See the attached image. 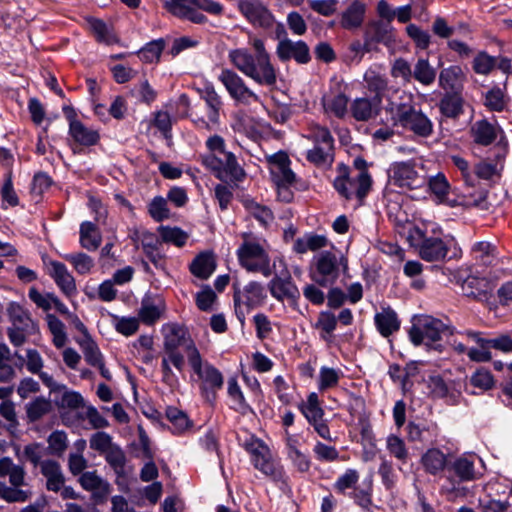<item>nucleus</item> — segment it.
I'll return each instance as SVG.
<instances>
[{
	"mask_svg": "<svg viewBox=\"0 0 512 512\" xmlns=\"http://www.w3.org/2000/svg\"><path fill=\"white\" fill-rule=\"evenodd\" d=\"M167 418L171 422L173 430L176 433H182L190 426V421L187 415L176 408H169L167 410Z\"/></svg>",
	"mask_w": 512,
	"mask_h": 512,
	"instance_id": "nucleus-64",
	"label": "nucleus"
},
{
	"mask_svg": "<svg viewBox=\"0 0 512 512\" xmlns=\"http://www.w3.org/2000/svg\"><path fill=\"white\" fill-rule=\"evenodd\" d=\"M421 463L427 473L437 475L445 469L447 457L440 449L430 448L422 455Z\"/></svg>",
	"mask_w": 512,
	"mask_h": 512,
	"instance_id": "nucleus-33",
	"label": "nucleus"
},
{
	"mask_svg": "<svg viewBox=\"0 0 512 512\" xmlns=\"http://www.w3.org/2000/svg\"><path fill=\"white\" fill-rule=\"evenodd\" d=\"M243 446L251 455V461L257 470L275 482L284 481L283 467L275 459L268 445L261 439L251 436Z\"/></svg>",
	"mask_w": 512,
	"mask_h": 512,
	"instance_id": "nucleus-8",
	"label": "nucleus"
},
{
	"mask_svg": "<svg viewBox=\"0 0 512 512\" xmlns=\"http://www.w3.org/2000/svg\"><path fill=\"white\" fill-rule=\"evenodd\" d=\"M427 386L433 396L455 400L460 395L462 383L458 380L446 381L441 375L432 374L427 380Z\"/></svg>",
	"mask_w": 512,
	"mask_h": 512,
	"instance_id": "nucleus-20",
	"label": "nucleus"
},
{
	"mask_svg": "<svg viewBox=\"0 0 512 512\" xmlns=\"http://www.w3.org/2000/svg\"><path fill=\"white\" fill-rule=\"evenodd\" d=\"M41 473L46 478V488L49 491L59 492L64 485L65 478L60 465L53 460L41 462Z\"/></svg>",
	"mask_w": 512,
	"mask_h": 512,
	"instance_id": "nucleus-31",
	"label": "nucleus"
},
{
	"mask_svg": "<svg viewBox=\"0 0 512 512\" xmlns=\"http://www.w3.org/2000/svg\"><path fill=\"white\" fill-rule=\"evenodd\" d=\"M322 102L327 115L342 119L348 113V97L344 93L324 96Z\"/></svg>",
	"mask_w": 512,
	"mask_h": 512,
	"instance_id": "nucleus-35",
	"label": "nucleus"
},
{
	"mask_svg": "<svg viewBox=\"0 0 512 512\" xmlns=\"http://www.w3.org/2000/svg\"><path fill=\"white\" fill-rule=\"evenodd\" d=\"M52 405L49 399L37 397L27 404L26 412L31 421H36L51 411Z\"/></svg>",
	"mask_w": 512,
	"mask_h": 512,
	"instance_id": "nucleus-56",
	"label": "nucleus"
},
{
	"mask_svg": "<svg viewBox=\"0 0 512 512\" xmlns=\"http://www.w3.org/2000/svg\"><path fill=\"white\" fill-rule=\"evenodd\" d=\"M239 9L247 20L255 26L268 29L274 25L275 18L273 14L260 0H240Z\"/></svg>",
	"mask_w": 512,
	"mask_h": 512,
	"instance_id": "nucleus-16",
	"label": "nucleus"
},
{
	"mask_svg": "<svg viewBox=\"0 0 512 512\" xmlns=\"http://www.w3.org/2000/svg\"><path fill=\"white\" fill-rule=\"evenodd\" d=\"M388 179L391 186L403 191L420 189L427 184L424 167L415 161L392 163L388 169Z\"/></svg>",
	"mask_w": 512,
	"mask_h": 512,
	"instance_id": "nucleus-9",
	"label": "nucleus"
},
{
	"mask_svg": "<svg viewBox=\"0 0 512 512\" xmlns=\"http://www.w3.org/2000/svg\"><path fill=\"white\" fill-rule=\"evenodd\" d=\"M443 115L456 118L462 113V99L457 95H447L440 102Z\"/></svg>",
	"mask_w": 512,
	"mask_h": 512,
	"instance_id": "nucleus-60",
	"label": "nucleus"
},
{
	"mask_svg": "<svg viewBox=\"0 0 512 512\" xmlns=\"http://www.w3.org/2000/svg\"><path fill=\"white\" fill-rule=\"evenodd\" d=\"M265 298V289L259 282H249L243 290L238 289L234 284V303L238 319L244 322L246 314L262 305Z\"/></svg>",
	"mask_w": 512,
	"mask_h": 512,
	"instance_id": "nucleus-12",
	"label": "nucleus"
},
{
	"mask_svg": "<svg viewBox=\"0 0 512 512\" xmlns=\"http://www.w3.org/2000/svg\"><path fill=\"white\" fill-rule=\"evenodd\" d=\"M62 257L71 264L75 272L79 275H89L95 270L96 265L94 259L86 253H68L62 255Z\"/></svg>",
	"mask_w": 512,
	"mask_h": 512,
	"instance_id": "nucleus-39",
	"label": "nucleus"
},
{
	"mask_svg": "<svg viewBox=\"0 0 512 512\" xmlns=\"http://www.w3.org/2000/svg\"><path fill=\"white\" fill-rule=\"evenodd\" d=\"M365 82L369 90L379 94L387 87V80L383 74L376 69H369L364 75Z\"/></svg>",
	"mask_w": 512,
	"mask_h": 512,
	"instance_id": "nucleus-62",
	"label": "nucleus"
},
{
	"mask_svg": "<svg viewBox=\"0 0 512 512\" xmlns=\"http://www.w3.org/2000/svg\"><path fill=\"white\" fill-rule=\"evenodd\" d=\"M162 243L172 244L178 248L186 245L190 235L177 226L161 225L157 229Z\"/></svg>",
	"mask_w": 512,
	"mask_h": 512,
	"instance_id": "nucleus-38",
	"label": "nucleus"
},
{
	"mask_svg": "<svg viewBox=\"0 0 512 512\" xmlns=\"http://www.w3.org/2000/svg\"><path fill=\"white\" fill-rule=\"evenodd\" d=\"M337 319L334 314L323 311L319 314L315 324L316 329L320 331V336L325 340L331 339L332 333L336 328Z\"/></svg>",
	"mask_w": 512,
	"mask_h": 512,
	"instance_id": "nucleus-57",
	"label": "nucleus"
},
{
	"mask_svg": "<svg viewBox=\"0 0 512 512\" xmlns=\"http://www.w3.org/2000/svg\"><path fill=\"white\" fill-rule=\"evenodd\" d=\"M331 245L325 235L313 232L306 233L302 237L297 238L293 243V251L297 254H305L308 251H318Z\"/></svg>",
	"mask_w": 512,
	"mask_h": 512,
	"instance_id": "nucleus-28",
	"label": "nucleus"
},
{
	"mask_svg": "<svg viewBox=\"0 0 512 512\" xmlns=\"http://www.w3.org/2000/svg\"><path fill=\"white\" fill-rule=\"evenodd\" d=\"M45 321L52 336L53 345L57 349L64 348L68 341L65 324L53 314H47Z\"/></svg>",
	"mask_w": 512,
	"mask_h": 512,
	"instance_id": "nucleus-43",
	"label": "nucleus"
},
{
	"mask_svg": "<svg viewBox=\"0 0 512 512\" xmlns=\"http://www.w3.org/2000/svg\"><path fill=\"white\" fill-rule=\"evenodd\" d=\"M59 396L55 398V403L59 408L78 409L84 406V398L76 391L64 388L56 392Z\"/></svg>",
	"mask_w": 512,
	"mask_h": 512,
	"instance_id": "nucleus-48",
	"label": "nucleus"
},
{
	"mask_svg": "<svg viewBox=\"0 0 512 512\" xmlns=\"http://www.w3.org/2000/svg\"><path fill=\"white\" fill-rule=\"evenodd\" d=\"M268 289L271 296L280 302L296 300L300 295L289 274L286 277L274 276L268 284Z\"/></svg>",
	"mask_w": 512,
	"mask_h": 512,
	"instance_id": "nucleus-22",
	"label": "nucleus"
},
{
	"mask_svg": "<svg viewBox=\"0 0 512 512\" xmlns=\"http://www.w3.org/2000/svg\"><path fill=\"white\" fill-rule=\"evenodd\" d=\"M45 264L49 276L54 280L62 293L68 298L76 296V281L66 265L55 260H48Z\"/></svg>",
	"mask_w": 512,
	"mask_h": 512,
	"instance_id": "nucleus-17",
	"label": "nucleus"
},
{
	"mask_svg": "<svg viewBox=\"0 0 512 512\" xmlns=\"http://www.w3.org/2000/svg\"><path fill=\"white\" fill-rule=\"evenodd\" d=\"M431 225L434 224L429 223L419 226L412 222H407L401 227L399 233L406 238L411 246L418 248L426 239L428 231H431Z\"/></svg>",
	"mask_w": 512,
	"mask_h": 512,
	"instance_id": "nucleus-36",
	"label": "nucleus"
},
{
	"mask_svg": "<svg viewBox=\"0 0 512 512\" xmlns=\"http://www.w3.org/2000/svg\"><path fill=\"white\" fill-rule=\"evenodd\" d=\"M432 236L426 237L422 244L417 248L420 257L425 261H439L446 257L449 246L453 242V239H442L440 234V228L436 225H431Z\"/></svg>",
	"mask_w": 512,
	"mask_h": 512,
	"instance_id": "nucleus-15",
	"label": "nucleus"
},
{
	"mask_svg": "<svg viewBox=\"0 0 512 512\" xmlns=\"http://www.w3.org/2000/svg\"><path fill=\"white\" fill-rule=\"evenodd\" d=\"M218 80L224 85L230 97L238 103L250 105L259 102V96L254 93L245 81L231 69H223Z\"/></svg>",
	"mask_w": 512,
	"mask_h": 512,
	"instance_id": "nucleus-14",
	"label": "nucleus"
},
{
	"mask_svg": "<svg viewBox=\"0 0 512 512\" xmlns=\"http://www.w3.org/2000/svg\"><path fill=\"white\" fill-rule=\"evenodd\" d=\"M377 329L384 337H388L400 327L397 314L391 308H384L375 315Z\"/></svg>",
	"mask_w": 512,
	"mask_h": 512,
	"instance_id": "nucleus-40",
	"label": "nucleus"
},
{
	"mask_svg": "<svg viewBox=\"0 0 512 512\" xmlns=\"http://www.w3.org/2000/svg\"><path fill=\"white\" fill-rule=\"evenodd\" d=\"M300 410L310 424L321 420L324 415L318 395L315 392L308 395L307 401L300 405Z\"/></svg>",
	"mask_w": 512,
	"mask_h": 512,
	"instance_id": "nucleus-50",
	"label": "nucleus"
},
{
	"mask_svg": "<svg viewBox=\"0 0 512 512\" xmlns=\"http://www.w3.org/2000/svg\"><path fill=\"white\" fill-rule=\"evenodd\" d=\"M341 376V370L322 366L318 374V389L320 391H325L336 387Z\"/></svg>",
	"mask_w": 512,
	"mask_h": 512,
	"instance_id": "nucleus-53",
	"label": "nucleus"
},
{
	"mask_svg": "<svg viewBox=\"0 0 512 512\" xmlns=\"http://www.w3.org/2000/svg\"><path fill=\"white\" fill-rule=\"evenodd\" d=\"M386 448L389 453L402 462H406L408 457V449L402 438L391 434L386 439Z\"/></svg>",
	"mask_w": 512,
	"mask_h": 512,
	"instance_id": "nucleus-59",
	"label": "nucleus"
},
{
	"mask_svg": "<svg viewBox=\"0 0 512 512\" xmlns=\"http://www.w3.org/2000/svg\"><path fill=\"white\" fill-rule=\"evenodd\" d=\"M188 363L196 376L202 393L207 399H213L223 386L222 373L211 363L204 360L198 349H192Z\"/></svg>",
	"mask_w": 512,
	"mask_h": 512,
	"instance_id": "nucleus-10",
	"label": "nucleus"
},
{
	"mask_svg": "<svg viewBox=\"0 0 512 512\" xmlns=\"http://www.w3.org/2000/svg\"><path fill=\"white\" fill-rule=\"evenodd\" d=\"M149 215L157 222H161L170 217L167 200L162 196L154 197L148 204Z\"/></svg>",
	"mask_w": 512,
	"mask_h": 512,
	"instance_id": "nucleus-58",
	"label": "nucleus"
},
{
	"mask_svg": "<svg viewBox=\"0 0 512 512\" xmlns=\"http://www.w3.org/2000/svg\"><path fill=\"white\" fill-rule=\"evenodd\" d=\"M236 254L240 265L247 271L261 273L264 277L272 275L269 245L265 240L245 235Z\"/></svg>",
	"mask_w": 512,
	"mask_h": 512,
	"instance_id": "nucleus-5",
	"label": "nucleus"
},
{
	"mask_svg": "<svg viewBox=\"0 0 512 512\" xmlns=\"http://www.w3.org/2000/svg\"><path fill=\"white\" fill-rule=\"evenodd\" d=\"M248 44L253 48L255 55H252L246 48L233 49L228 54L230 62L255 83L268 87L274 86L277 81L276 69L265 48L264 40L250 36Z\"/></svg>",
	"mask_w": 512,
	"mask_h": 512,
	"instance_id": "nucleus-1",
	"label": "nucleus"
},
{
	"mask_svg": "<svg viewBox=\"0 0 512 512\" xmlns=\"http://www.w3.org/2000/svg\"><path fill=\"white\" fill-rule=\"evenodd\" d=\"M216 261L212 252H201L190 264L191 273L201 279L209 278L215 271Z\"/></svg>",
	"mask_w": 512,
	"mask_h": 512,
	"instance_id": "nucleus-32",
	"label": "nucleus"
},
{
	"mask_svg": "<svg viewBox=\"0 0 512 512\" xmlns=\"http://www.w3.org/2000/svg\"><path fill=\"white\" fill-rule=\"evenodd\" d=\"M305 137L313 146L306 151V159L319 168H327L334 162L335 141L328 128L311 122Z\"/></svg>",
	"mask_w": 512,
	"mask_h": 512,
	"instance_id": "nucleus-6",
	"label": "nucleus"
},
{
	"mask_svg": "<svg viewBox=\"0 0 512 512\" xmlns=\"http://www.w3.org/2000/svg\"><path fill=\"white\" fill-rule=\"evenodd\" d=\"M164 49V41L163 40H155L148 43L145 47H143L138 55L141 60L152 63L156 62L160 59L161 53Z\"/></svg>",
	"mask_w": 512,
	"mask_h": 512,
	"instance_id": "nucleus-61",
	"label": "nucleus"
},
{
	"mask_svg": "<svg viewBox=\"0 0 512 512\" xmlns=\"http://www.w3.org/2000/svg\"><path fill=\"white\" fill-rule=\"evenodd\" d=\"M427 183L430 191L440 203H445L451 207L471 204V201L464 196L451 198L450 185L443 173L427 178Z\"/></svg>",
	"mask_w": 512,
	"mask_h": 512,
	"instance_id": "nucleus-18",
	"label": "nucleus"
},
{
	"mask_svg": "<svg viewBox=\"0 0 512 512\" xmlns=\"http://www.w3.org/2000/svg\"><path fill=\"white\" fill-rule=\"evenodd\" d=\"M475 459V455H462L453 462L452 469L461 481H471L475 479Z\"/></svg>",
	"mask_w": 512,
	"mask_h": 512,
	"instance_id": "nucleus-47",
	"label": "nucleus"
},
{
	"mask_svg": "<svg viewBox=\"0 0 512 512\" xmlns=\"http://www.w3.org/2000/svg\"><path fill=\"white\" fill-rule=\"evenodd\" d=\"M355 164L358 166L356 170H349L343 164L337 167L338 176L333 182L335 190L345 199H356L358 203L368 194L372 179L369 173L361 166L364 164L363 160H356Z\"/></svg>",
	"mask_w": 512,
	"mask_h": 512,
	"instance_id": "nucleus-3",
	"label": "nucleus"
},
{
	"mask_svg": "<svg viewBox=\"0 0 512 512\" xmlns=\"http://www.w3.org/2000/svg\"><path fill=\"white\" fill-rule=\"evenodd\" d=\"M461 289L465 296L482 300L493 290V284L485 277L468 275L463 279Z\"/></svg>",
	"mask_w": 512,
	"mask_h": 512,
	"instance_id": "nucleus-27",
	"label": "nucleus"
},
{
	"mask_svg": "<svg viewBox=\"0 0 512 512\" xmlns=\"http://www.w3.org/2000/svg\"><path fill=\"white\" fill-rule=\"evenodd\" d=\"M412 77L423 85H431L436 78V70L427 58H419L414 66Z\"/></svg>",
	"mask_w": 512,
	"mask_h": 512,
	"instance_id": "nucleus-49",
	"label": "nucleus"
},
{
	"mask_svg": "<svg viewBox=\"0 0 512 512\" xmlns=\"http://www.w3.org/2000/svg\"><path fill=\"white\" fill-rule=\"evenodd\" d=\"M87 22L90 30L99 42L105 43L107 45H111L117 42V37L114 35L112 29L102 20L89 18Z\"/></svg>",
	"mask_w": 512,
	"mask_h": 512,
	"instance_id": "nucleus-51",
	"label": "nucleus"
},
{
	"mask_svg": "<svg viewBox=\"0 0 512 512\" xmlns=\"http://www.w3.org/2000/svg\"><path fill=\"white\" fill-rule=\"evenodd\" d=\"M452 334L441 320L428 315L415 316L409 330V338L415 346L424 345L427 349L441 351L440 340L445 334Z\"/></svg>",
	"mask_w": 512,
	"mask_h": 512,
	"instance_id": "nucleus-7",
	"label": "nucleus"
},
{
	"mask_svg": "<svg viewBox=\"0 0 512 512\" xmlns=\"http://www.w3.org/2000/svg\"><path fill=\"white\" fill-rule=\"evenodd\" d=\"M165 310L166 305L161 297L148 296L142 300L138 319L147 325H152L163 316Z\"/></svg>",
	"mask_w": 512,
	"mask_h": 512,
	"instance_id": "nucleus-24",
	"label": "nucleus"
},
{
	"mask_svg": "<svg viewBox=\"0 0 512 512\" xmlns=\"http://www.w3.org/2000/svg\"><path fill=\"white\" fill-rule=\"evenodd\" d=\"M393 40L392 30L388 24L382 22H372L366 29L367 43L389 44Z\"/></svg>",
	"mask_w": 512,
	"mask_h": 512,
	"instance_id": "nucleus-45",
	"label": "nucleus"
},
{
	"mask_svg": "<svg viewBox=\"0 0 512 512\" xmlns=\"http://www.w3.org/2000/svg\"><path fill=\"white\" fill-rule=\"evenodd\" d=\"M270 171L276 185H292L296 179L294 172L289 167V159L286 154L280 153L270 157Z\"/></svg>",
	"mask_w": 512,
	"mask_h": 512,
	"instance_id": "nucleus-21",
	"label": "nucleus"
},
{
	"mask_svg": "<svg viewBox=\"0 0 512 512\" xmlns=\"http://www.w3.org/2000/svg\"><path fill=\"white\" fill-rule=\"evenodd\" d=\"M228 395L232 400L234 409L244 412L248 408L244 395L235 378L228 380Z\"/></svg>",
	"mask_w": 512,
	"mask_h": 512,
	"instance_id": "nucleus-63",
	"label": "nucleus"
},
{
	"mask_svg": "<svg viewBox=\"0 0 512 512\" xmlns=\"http://www.w3.org/2000/svg\"><path fill=\"white\" fill-rule=\"evenodd\" d=\"M243 205L246 210L255 217L261 224L267 225L273 219L271 210L257 203L254 199L244 198Z\"/></svg>",
	"mask_w": 512,
	"mask_h": 512,
	"instance_id": "nucleus-54",
	"label": "nucleus"
},
{
	"mask_svg": "<svg viewBox=\"0 0 512 512\" xmlns=\"http://www.w3.org/2000/svg\"><path fill=\"white\" fill-rule=\"evenodd\" d=\"M347 270L348 260L341 252L326 250L314 256L310 278L320 287H329Z\"/></svg>",
	"mask_w": 512,
	"mask_h": 512,
	"instance_id": "nucleus-4",
	"label": "nucleus"
},
{
	"mask_svg": "<svg viewBox=\"0 0 512 512\" xmlns=\"http://www.w3.org/2000/svg\"><path fill=\"white\" fill-rule=\"evenodd\" d=\"M81 486L93 492L98 497H105L110 492V485L107 481L103 480L96 472H85L80 477Z\"/></svg>",
	"mask_w": 512,
	"mask_h": 512,
	"instance_id": "nucleus-41",
	"label": "nucleus"
},
{
	"mask_svg": "<svg viewBox=\"0 0 512 512\" xmlns=\"http://www.w3.org/2000/svg\"><path fill=\"white\" fill-rule=\"evenodd\" d=\"M501 128L495 123L489 122L487 119L475 121L471 125L470 133L474 142L480 145H490L496 140Z\"/></svg>",
	"mask_w": 512,
	"mask_h": 512,
	"instance_id": "nucleus-25",
	"label": "nucleus"
},
{
	"mask_svg": "<svg viewBox=\"0 0 512 512\" xmlns=\"http://www.w3.org/2000/svg\"><path fill=\"white\" fill-rule=\"evenodd\" d=\"M5 476L9 477V482L13 487H20L25 484V471L23 467L15 465L8 457L0 459V477Z\"/></svg>",
	"mask_w": 512,
	"mask_h": 512,
	"instance_id": "nucleus-42",
	"label": "nucleus"
},
{
	"mask_svg": "<svg viewBox=\"0 0 512 512\" xmlns=\"http://www.w3.org/2000/svg\"><path fill=\"white\" fill-rule=\"evenodd\" d=\"M367 6L360 0H353L341 13L340 25L347 30H354L362 26Z\"/></svg>",
	"mask_w": 512,
	"mask_h": 512,
	"instance_id": "nucleus-26",
	"label": "nucleus"
},
{
	"mask_svg": "<svg viewBox=\"0 0 512 512\" xmlns=\"http://www.w3.org/2000/svg\"><path fill=\"white\" fill-rule=\"evenodd\" d=\"M276 54L281 61L294 59L300 64H306L310 61L309 48L303 41L281 40L277 45Z\"/></svg>",
	"mask_w": 512,
	"mask_h": 512,
	"instance_id": "nucleus-19",
	"label": "nucleus"
},
{
	"mask_svg": "<svg viewBox=\"0 0 512 512\" xmlns=\"http://www.w3.org/2000/svg\"><path fill=\"white\" fill-rule=\"evenodd\" d=\"M380 99H368L360 97L353 100L350 104V113L357 121H367L376 115L379 107Z\"/></svg>",
	"mask_w": 512,
	"mask_h": 512,
	"instance_id": "nucleus-30",
	"label": "nucleus"
},
{
	"mask_svg": "<svg viewBox=\"0 0 512 512\" xmlns=\"http://www.w3.org/2000/svg\"><path fill=\"white\" fill-rule=\"evenodd\" d=\"M69 132L75 142L83 146L95 145L99 140V134L96 130L84 126L78 120H73L70 123Z\"/></svg>",
	"mask_w": 512,
	"mask_h": 512,
	"instance_id": "nucleus-37",
	"label": "nucleus"
},
{
	"mask_svg": "<svg viewBox=\"0 0 512 512\" xmlns=\"http://www.w3.org/2000/svg\"><path fill=\"white\" fill-rule=\"evenodd\" d=\"M203 164L212 170L220 179L240 180L244 177V171L239 166L232 152L223 150V154H208L202 157Z\"/></svg>",
	"mask_w": 512,
	"mask_h": 512,
	"instance_id": "nucleus-13",
	"label": "nucleus"
},
{
	"mask_svg": "<svg viewBox=\"0 0 512 512\" xmlns=\"http://www.w3.org/2000/svg\"><path fill=\"white\" fill-rule=\"evenodd\" d=\"M484 105L491 111H503L507 105L504 91L499 87H493L485 93Z\"/></svg>",
	"mask_w": 512,
	"mask_h": 512,
	"instance_id": "nucleus-55",
	"label": "nucleus"
},
{
	"mask_svg": "<svg viewBox=\"0 0 512 512\" xmlns=\"http://www.w3.org/2000/svg\"><path fill=\"white\" fill-rule=\"evenodd\" d=\"M163 335V353L161 361V371L163 381L173 387L178 384V378L173 372L174 367L182 372L185 366L184 355L180 352L183 348L187 359L192 349H197L187 329L177 323H166L161 329Z\"/></svg>",
	"mask_w": 512,
	"mask_h": 512,
	"instance_id": "nucleus-2",
	"label": "nucleus"
},
{
	"mask_svg": "<svg viewBox=\"0 0 512 512\" xmlns=\"http://www.w3.org/2000/svg\"><path fill=\"white\" fill-rule=\"evenodd\" d=\"M79 242L82 248L95 251L101 244L102 236L95 224L89 221L81 223Z\"/></svg>",
	"mask_w": 512,
	"mask_h": 512,
	"instance_id": "nucleus-34",
	"label": "nucleus"
},
{
	"mask_svg": "<svg viewBox=\"0 0 512 512\" xmlns=\"http://www.w3.org/2000/svg\"><path fill=\"white\" fill-rule=\"evenodd\" d=\"M75 341L80 346L88 364L91 366L100 364V361L103 360V355L100 352L96 342L92 339L91 335H86L85 337H76Z\"/></svg>",
	"mask_w": 512,
	"mask_h": 512,
	"instance_id": "nucleus-46",
	"label": "nucleus"
},
{
	"mask_svg": "<svg viewBox=\"0 0 512 512\" xmlns=\"http://www.w3.org/2000/svg\"><path fill=\"white\" fill-rule=\"evenodd\" d=\"M466 337L468 342L475 343V346L470 347L468 350V357L470 360L475 362H486L492 358L490 348V339H485L480 333L474 331H466L461 334Z\"/></svg>",
	"mask_w": 512,
	"mask_h": 512,
	"instance_id": "nucleus-23",
	"label": "nucleus"
},
{
	"mask_svg": "<svg viewBox=\"0 0 512 512\" xmlns=\"http://www.w3.org/2000/svg\"><path fill=\"white\" fill-rule=\"evenodd\" d=\"M393 120L403 128L420 137H428L433 132L432 121L420 110L408 102L392 103Z\"/></svg>",
	"mask_w": 512,
	"mask_h": 512,
	"instance_id": "nucleus-11",
	"label": "nucleus"
},
{
	"mask_svg": "<svg viewBox=\"0 0 512 512\" xmlns=\"http://www.w3.org/2000/svg\"><path fill=\"white\" fill-rule=\"evenodd\" d=\"M502 168L503 165L501 163L500 158H498L496 162L482 160L475 165L473 169V174L475 178L491 180L494 177L499 176Z\"/></svg>",
	"mask_w": 512,
	"mask_h": 512,
	"instance_id": "nucleus-52",
	"label": "nucleus"
},
{
	"mask_svg": "<svg viewBox=\"0 0 512 512\" xmlns=\"http://www.w3.org/2000/svg\"><path fill=\"white\" fill-rule=\"evenodd\" d=\"M190 0H164V7L172 13L174 16L188 19L194 23H202L206 20V17L197 12L194 8L189 5Z\"/></svg>",
	"mask_w": 512,
	"mask_h": 512,
	"instance_id": "nucleus-29",
	"label": "nucleus"
},
{
	"mask_svg": "<svg viewBox=\"0 0 512 512\" xmlns=\"http://www.w3.org/2000/svg\"><path fill=\"white\" fill-rule=\"evenodd\" d=\"M464 80V72L458 65L443 69L439 74V85L445 90H456Z\"/></svg>",
	"mask_w": 512,
	"mask_h": 512,
	"instance_id": "nucleus-44",
	"label": "nucleus"
}]
</instances>
